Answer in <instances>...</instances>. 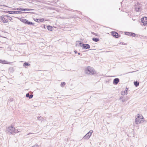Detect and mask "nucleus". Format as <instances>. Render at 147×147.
I'll list each match as a JSON object with an SVG mask.
<instances>
[{"instance_id": "30", "label": "nucleus", "mask_w": 147, "mask_h": 147, "mask_svg": "<svg viewBox=\"0 0 147 147\" xmlns=\"http://www.w3.org/2000/svg\"><path fill=\"white\" fill-rule=\"evenodd\" d=\"M121 95H122L125 94H124V92H123V91H122L121 92Z\"/></svg>"}, {"instance_id": "20", "label": "nucleus", "mask_w": 147, "mask_h": 147, "mask_svg": "<svg viewBox=\"0 0 147 147\" xmlns=\"http://www.w3.org/2000/svg\"><path fill=\"white\" fill-rule=\"evenodd\" d=\"M134 84L136 87H137L139 85V82L137 81H135L134 82Z\"/></svg>"}, {"instance_id": "8", "label": "nucleus", "mask_w": 147, "mask_h": 147, "mask_svg": "<svg viewBox=\"0 0 147 147\" xmlns=\"http://www.w3.org/2000/svg\"><path fill=\"white\" fill-rule=\"evenodd\" d=\"M141 21L143 23L144 26H146L147 24V17H144L141 19Z\"/></svg>"}, {"instance_id": "29", "label": "nucleus", "mask_w": 147, "mask_h": 147, "mask_svg": "<svg viewBox=\"0 0 147 147\" xmlns=\"http://www.w3.org/2000/svg\"><path fill=\"white\" fill-rule=\"evenodd\" d=\"M13 99L12 98H10L9 99V100H10V101H13Z\"/></svg>"}, {"instance_id": "14", "label": "nucleus", "mask_w": 147, "mask_h": 147, "mask_svg": "<svg viewBox=\"0 0 147 147\" xmlns=\"http://www.w3.org/2000/svg\"><path fill=\"white\" fill-rule=\"evenodd\" d=\"M34 20L36 22H40L44 21V18L35 19H34Z\"/></svg>"}, {"instance_id": "23", "label": "nucleus", "mask_w": 147, "mask_h": 147, "mask_svg": "<svg viewBox=\"0 0 147 147\" xmlns=\"http://www.w3.org/2000/svg\"><path fill=\"white\" fill-rule=\"evenodd\" d=\"M76 42H79V44L80 46L81 47H83V45L84 44L83 43H82V42H80V41H76Z\"/></svg>"}, {"instance_id": "6", "label": "nucleus", "mask_w": 147, "mask_h": 147, "mask_svg": "<svg viewBox=\"0 0 147 147\" xmlns=\"http://www.w3.org/2000/svg\"><path fill=\"white\" fill-rule=\"evenodd\" d=\"M20 21L25 24L28 25H33L34 23L32 22H29L28 20L23 18L20 19Z\"/></svg>"}, {"instance_id": "36", "label": "nucleus", "mask_w": 147, "mask_h": 147, "mask_svg": "<svg viewBox=\"0 0 147 147\" xmlns=\"http://www.w3.org/2000/svg\"><path fill=\"white\" fill-rule=\"evenodd\" d=\"M110 52L109 51H106V52Z\"/></svg>"}, {"instance_id": "32", "label": "nucleus", "mask_w": 147, "mask_h": 147, "mask_svg": "<svg viewBox=\"0 0 147 147\" xmlns=\"http://www.w3.org/2000/svg\"><path fill=\"white\" fill-rule=\"evenodd\" d=\"M74 52H75V53L76 54L77 53V51H76V50H75L74 51Z\"/></svg>"}, {"instance_id": "13", "label": "nucleus", "mask_w": 147, "mask_h": 147, "mask_svg": "<svg viewBox=\"0 0 147 147\" xmlns=\"http://www.w3.org/2000/svg\"><path fill=\"white\" fill-rule=\"evenodd\" d=\"M119 81V79L118 78H115L113 80V83L114 84H118Z\"/></svg>"}, {"instance_id": "25", "label": "nucleus", "mask_w": 147, "mask_h": 147, "mask_svg": "<svg viewBox=\"0 0 147 147\" xmlns=\"http://www.w3.org/2000/svg\"><path fill=\"white\" fill-rule=\"evenodd\" d=\"M34 10V9H28V8L24 9V11H31V10Z\"/></svg>"}, {"instance_id": "5", "label": "nucleus", "mask_w": 147, "mask_h": 147, "mask_svg": "<svg viewBox=\"0 0 147 147\" xmlns=\"http://www.w3.org/2000/svg\"><path fill=\"white\" fill-rule=\"evenodd\" d=\"M142 5L139 3H137L135 5V10L137 12L140 11L141 10V7Z\"/></svg>"}, {"instance_id": "9", "label": "nucleus", "mask_w": 147, "mask_h": 147, "mask_svg": "<svg viewBox=\"0 0 147 147\" xmlns=\"http://www.w3.org/2000/svg\"><path fill=\"white\" fill-rule=\"evenodd\" d=\"M125 34L126 35L130 36L133 37H136L137 34L134 33L125 32Z\"/></svg>"}, {"instance_id": "22", "label": "nucleus", "mask_w": 147, "mask_h": 147, "mask_svg": "<svg viewBox=\"0 0 147 147\" xmlns=\"http://www.w3.org/2000/svg\"><path fill=\"white\" fill-rule=\"evenodd\" d=\"M16 10L19 11H24V8H18L16 9Z\"/></svg>"}, {"instance_id": "37", "label": "nucleus", "mask_w": 147, "mask_h": 147, "mask_svg": "<svg viewBox=\"0 0 147 147\" xmlns=\"http://www.w3.org/2000/svg\"><path fill=\"white\" fill-rule=\"evenodd\" d=\"M30 134H31V133H29V134H28V135H29Z\"/></svg>"}, {"instance_id": "3", "label": "nucleus", "mask_w": 147, "mask_h": 147, "mask_svg": "<svg viewBox=\"0 0 147 147\" xmlns=\"http://www.w3.org/2000/svg\"><path fill=\"white\" fill-rule=\"evenodd\" d=\"M7 15H3L2 16H0V21H1L3 22L4 23H6L8 22L7 18Z\"/></svg>"}, {"instance_id": "27", "label": "nucleus", "mask_w": 147, "mask_h": 147, "mask_svg": "<svg viewBox=\"0 0 147 147\" xmlns=\"http://www.w3.org/2000/svg\"><path fill=\"white\" fill-rule=\"evenodd\" d=\"M65 83L64 82H62L61 83V87H63V85H65Z\"/></svg>"}, {"instance_id": "12", "label": "nucleus", "mask_w": 147, "mask_h": 147, "mask_svg": "<svg viewBox=\"0 0 147 147\" xmlns=\"http://www.w3.org/2000/svg\"><path fill=\"white\" fill-rule=\"evenodd\" d=\"M83 47L82 48V49H89L90 48V45L88 44H85L83 45Z\"/></svg>"}, {"instance_id": "16", "label": "nucleus", "mask_w": 147, "mask_h": 147, "mask_svg": "<svg viewBox=\"0 0 147 147\" xmlns=\"http://www.w3.org/2000/svg\"><path fill=\"white\" fill-rule=\"evenodd\" d=\"M46 118L44 117H41V116L38 117H37V119L40 121L46 120Z\"/></svg>"}, {"instance_id": "38", "label": "nucleus", "mask_w": 147, "mask_h": 147, "mask_svg": "<svg viewBox=\"0 0 147 147\" xmlns=\"http://www.w3.org/2000/svg\"><path fill=\"white\" fill-rule=\"evenodd\" d=\"M78 44H76V46H77Z\"/></svg>"}, {"instance_id": "17", "label": "nucleus", "mask_w": 147, "mask_h": 147, "mask_svg": "<svg viewBox=\"0 0 147 147\" xmlns=\"http://www.w3.org/2000/svg\"><path fill=\"white\" fill-rule=\"evenodd\" d=\"M0 63L4 64H8V62L6 61L5 60H2L0 59Z\"/></svg>"}, {"instance_id": "18", "label": "nucleus", "mask_w": 147, "mask_h": 147, "mask_svg": "<svg viewBox=\"0 0 147 147\" xmlns=\"http://www.w3.org/2000/svg\"><path fill=\"white\" fill-rule=\"evenodd\" d=\"M92 40L93 41H95L96 42L98 41L99 40V38L94 37L92 38Z\"/></svg>"}, {"instance_id": "21", "label": "nucleus", "mask_w": 147, "mask_h": 147, "mask_svg": "<svg viewBox=\"0 0 147 147\" xmlns=\"http://www.w3.org/2000/svg\"><path fill=\"white\" fill-rule=\"evenodd\" d=\"M128 90V89L127 88H126L125 90L123 91V92H124V94H127L128 93L127 91Z\"/></svg>"}, {"instance_id": "24", "label": "nucleus", "mask_w": 147, "mask_h": 147, "mask_svg": "<svg viewBox=\"0 0 147 147\" xmlns=\"http://www.w3.org/2000/svg\"><path fill=\"white\" fill-rule=\"evenodd\" d=\"M30 65V64L28 63V62H25L24 63L23 65L24 66H29Z\"/></svg>"}, {"instance_id": "11", "label": "nucleus", "mask_w": 147, "mask_h": 147, "mask_svg": "<svg viewBox=\"0 0 147 147\" xmlns=\"http://www.w3.org/2000/svg\"><path fill=\"white\" fill-rule=\"evenodd\" d=\"M111 34L113 36L116 38H118L120 36H119L118 33L114 31H112L111 32Z\"/></svg>"}, {"instance_id": "31", "label": "nucleus", "mask_w": 147, "mask_h": 147, "mask_svg": "<svg viewBox=\"0 0 147 147\" xmlns=\"http://www.w3.org/2000/svg\"><path fill=\"white\" fill-rule=\"evenodd\" d=\"M91 33H92V34H94V35H96V34H97L94 33V32H91Z\"/></svg>"}, {"instance_id": "7", "label": "nucleus", "mask_w": 147, "mask_h": 147, "mask_svg": "<svg viewBox=\"0 0 147 147\" xmlns=\"http://www.w3.org/2000/svg\"><path fill=\"white\" fill-rule=\"evenodd\" d=\"M93 131L90 130L88 132L83 138V139L88 140L90 136L92 134Z\"/></svg>"}, {"instance_id": "28", "label": "nucleus", "mask_w": 147, "mask_h": 147, "mask_svg": "<svg viewBox=\"0 0 147 147\" xmlns=\"http://www.w3.org/2000/svg\"><path fill=\"white\" fill-rule=\"evenodd\" d=\"M120 44L123 45H126V43H124V42H121L120 43Z\"/></svg>"}, {"instance_id": "34", "label": "nucleus", "mask_w": 147, "mask_h": 147, "mask_svg": "<svg viewBox=\"0 0 147 147\" xmlns=\"http://www.w3.org/2000/svg\"><path fill=\"white\" fill-rule=\"evenodd\" d=\"M123 98V96H121L120 97V99H121Z\"/></svg>"}, {"instance_id": "35", "label": "nucleus", "mask_w": 147, "mask_h": 147, "mask_svg": "<svg viewBox=\"0 0 147 147\" xmlns=\"http://www.w3.org/2000/svg\"><path fill=\"white\" fill-rule=\"evenodd\" d=\"M78 55H80L81 54V53H78Z\"/></svg>"}, {"instance_id": "15", "label": "nucleus", "mask_w": 147, "mask_h": 147, "mask_svg": "<svg viewBox=\"0 0 147 147\" xmlns=\"http://www.w3.org/2000/svg\"><path fill=\"white\" fill-rule=\"evenodd\" d=\"M26 96L27 97L29 98V99H31L33 97V95L32 94L30 95L29 93H28L26 94Z\"/></svg>"}, {"instance_id": "2", "label": "nucleus", "mask_w": 147, "mask_h": 147, "mask_svg": "<svg viewBox=\"0 0 147 147\" xmlns=\"http://www.w3.org/2000/svg\"><path fill=\"white\" fill-rule=\"evenodd\" d=\"M8 13L10 14H20L22 13H33L32 12H22L17 11H7Z\"/></svg>"}, {"instance_id": "26", "label": "nucleus", "mask_w": 147, "mask_h": 147, "mask_svg": "<svg viewBox=\"0 0 147 147\" xmlns=\"http://www.w3.org/2000/svg\"><path fill=\"white\" fill-rule=\"evenodd\" d=\"M7 20H8V19L9 20L11 21L12 18L11 17H10V16H7Z\"/></svg>"}, {"instance_id": "1", "label": "nucleus", "mask_w": 147, "mask_h": 147, "mask_svg": "<svg viewBox=\"0 0 147 147\" xmlns=\"http://www.w3.org/2000/svg\"><path fill=\"white\" fill-rule=\"evenodd\" d=\"M85 73L89 75H93L96 73L95 70L90 66H88L85 69Z\"/></svg>"}, {"instance_id": "10", "label": "nucleus", "mask_w": 147, "mask_h": 147, "mask_svg": "<svg viewBox=\"0 0 147 147\" xmlns=\"http://www.w3.org/2000/svg\"><path fill=\"white\" fill-rule=\"evenodd\" d=\"M141 118H140L139 114H138L137 115V117L135 119V123L137 124H138L141 122Z\"/></svg>"}, {"instance_id": "33", "label": "nucleus", "mask_w": 147, "mask_h": 147, "mask_svg": "<svg viewBox=\"0 0 147 147\" xmlns=\"http://www.w3.org/2000/svg\"><path fill=\"white\" fill-rule=\"evenodd\" d=\"M125 99H123V100H122V102H125Z\"/></svg>"}, {"instance_id": "4", "label": "nucleus", "mask_w": 147, "mask_h": 147, "mask_svg": "<svg viewBox=\"0 0 147 147\" xmlns=\"http://www.w3.org/2000/svg\"><path fill=\"white\" fill-rule=\"evenodd\" d=\"M8 129L10 133L11 134L13 133H18L19 132L18 131V129H15L14 127H13L12 126L9 127Z\"/></svg>"}, {"instance_id": "19", "label": "nucleus", "mask_w": 147, "mask_h": 147, "mask_svg": "<svg viewBox=\"0 0 147 147\" xmlns=\"http://www.w3.org/2000/svg\"><path fill=\"white\" fill-rule=\"evenodd\" d=\"M47 29L49 31H52L53 29V28L50 26H47Z\"/></svg>"}]
</instances>
